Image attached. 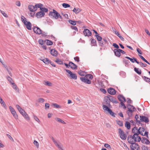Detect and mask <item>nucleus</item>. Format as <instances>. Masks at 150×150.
Here are the masks:
<instances>
[{
    "mask_svg": "<svg viewBox=\"0 0 150 150\" xmlns=\"http://www.w3.org/2000/svg\"><path fill=\"white\" fill-rule=\"evenodd\" d=\"M33 30L34 32L40 35L42 33L41 30L38 27H34Z\"/></svg>",
    "mask_w": 150,
    "mask_h": 150,
    "instance_id": "obj_10",
    "label": "nucleus"
},
{
    "mask_svg": "<svg viewBox=\"0 0 150 150\" xmlns=\"http://www.w3.org/2000/svg\"><path fill=\"white\" fill-rule=\"evenodd\" d=\"M45 42L47 45H51L53 44V42L52 41L47 40H46Z\"/></svg>",
    "mask_w": 150,
    "mask_h": 150,
    "instance_id": "obj_43",
    "label": "nucleus"
},
{
    "mask_svg": "<svg viewBox=\"0 0 150 150\" xmlns=\"http://www.w3.org/2000/svg\"><path fill=\"white\" fill-rule=\"evenodd\" d=\"M91 43L92 46H95L96 45V41L93 39H91Z\"/></svg>",
    "mask_w": 150,
    "mask_h": 150,
    "instance_id": "obj_33",
    "label": "nucleus"
},
{
    "mask_svg": "<svg viewBox=\"0 0 150 150\" xmlns=\"http://www.w3.org/2000/svg\"><path fill=\"white\" fill-rule=\"evenodd\" d=\"M95 36V37H96L98 41H99L100 42L102 40V38L101 36H99L98 34L96 35Z\"/></svg>",
    "mask_w": 150,
    "mask_h": 150,
    "instance_id": "obj_46",
    "label": "nucleus"
},
{
    "mask_svg": "<svg viewBox=\"0 0 150 150\" xmlns=\"http://www.w3.org/2000/svg\"><path fill=\"white\" fill-rule=\"evenodd\" d=\"M119 49H115L114 50V52L115 55L117 57H119L120 56V51L119 50Z\"/></svg>",
    "mask_w": 150,
    "mask_h": 150,
    "instance_id": "obj_18",
    "label": "nucleus"
},
{
    "mask_svg": "<svg viewBox=\"0 0 150 150\" xmlns=\"http://www.w3.org/2000/svg\"><path fill=\"white\" fill-rule=\"evenodd\" d=\"M42 60L45 64H48L50 62V61L47 58H44Z\"/></svg>",
    "mask_w": 150,
    "mask_h": 150,
    "instance_id": "obj_39",
    "label": "nucleus"
},
{
    "mask_svg": "<svg viewBox=\"0 0 150 150\" xmlns=\"http://www.w3.org/2000/svg\"><path fill=\"white\" fill-rule=\"evenodd\" d=\"M29 10L32 12L35 11H36V9H35V6L32 5H29L28 6Z\"/></svg>",
    "mask_w": 150,
    "mask_h": 150,
    "instance_id": "obj_20",
    "label": "nucleus"
},
{
    "mask_svg": "<svg viewBox=\"0 0 150 150\" xmlns=\"http://www.w3.org/2000/svg\"><path fill=\"white\" fill-rule=\"evenodd\" d=\"M73 11L75 13L77 14L81 11V10L78 8H74Z\"/></svg>",
    "mask_w": 150,
    "mask_h": 150,
    "instance_id": "obj_27",
    "label": "nucleus"
},
{
    "mask_svg": "<svg viewBox=\"0 0 150 150\" xmlns=\"http://www.w3.org/2000/svg\"><path fill=\"white\" fill-rule=\"evenodd\" d=\"M103 108L105 111L107 112L112 116H113V117L115 116L114 115V113L113 112L112 110L107 106L106 105H103Z\"/></svg>",
    "mask_w": 150,
    "mask_h": 150,
    "instance_id": "obj_2",
    "label": "nucleus"
},
{
    "mask_svg": "<svg viewBox=\"0 0 150 150\" xmlns=\"http://www.w3.org/2000/svg\"><path fill=\"white\" fill-rule=\"evenodd\" d=\"M52 105L56 108H61V106L56 103H53Z\"/></svg>",
    "mask_w": 150,
    "mask_h": 150,
    "instance_id": "obj_55",
    "label": "nucleus"
},
{
    "mask_svg": "<svg viewBox=\"0 0 150 150\" xmlns=\"http://www.w3.org/2000/svg\"><path fill=\"white\" fill-rule=\"evenodd\" d=\"M79 74L81 76H84V72L80 70L79 71Z\"/></svg>",
    "mask_w": 150,
    "mask_h": 150,
    "instance_id": "obj_61",
    "label": "nucleus"
},
{
    "mask_svg": "<svg viewBox=\"0 0 150 150\" xmlns=\"http://www.w3.org/2000/svg\"><path fill=\"white\" fill-rule=\"evenodd\" d=\"M119 132L120 137L122 140H125L127 138V135L120 128L119 129Z\"/></svg>",
    "mask_w": 150,
    "mask_h": 150,
    "instance_id": "obj_3",
    "label": "nucleus"
},
{
    "mask_svg": "<svg viewBox=\"0 0 150 150\" xmlns=\"http://www.w3.org/2000/svg\"><path fill=\"white\" fill-rule=\"evenodd\" d=\"M22 115L27 120H30V118L27 114L25 112L22 114Z\"/></svg>",
    "mask_w": 150,
    "mask_h": 150,
    "instance_id": "obj_26",
    "label": "nucleus"
},
{
    "mask_svg": "<svg viewBox=\"0 0 150 150\" xmlns=\"http://www.w3.org/2000/svg\"><path fill=\"white\" fill-rule=\"evenodd\" d=\"M133 112H131L129 110H128L127 111V113L128 114L129 116H131L132 115V113Z\"/></svg>",
    "mask_w": 150,
    "mask_h": 150,
    "instance_id": "obj_60",
    "label": "nucleus"
},
{
    "mask_svg": "<svg viewBox=\"0 0 150 150\" xmlns=\"http://www.w3.org/2000/svg\"><path fill=\"white\" fill-rule=\"evenodd\" d=\"M140 122H143L147 123L149 122L148 118L145 116H140Z\"/></svg>",
    "mask_w": 150,
    "mask_h": 150,
    "instance_id": "obj_9",
    "label": "nucleus"
},
{
    "mask_svg": "<svg viewBox=\"0 0 150 150\" xmlns=\"http://www.w3.org/2000/svg\"><path fill=\"white\" fill-rule=\"evenodd\" d=\"M21 18L23 22L26 25V28L28 30H30L31 29V24L30 22L27 21L26 18L23 16H21Z\"/></svg>",
    "mask_w": 150,
    "mask_h": 150,
    "instance_id": "obj_1",
    "label": "nucleus"
},
{
    "mask_svg": "<svg viewBox=\"0 0 150 150\" xmlns=\"http://www.w3.org/2000/svg\"><path fill=\"white\" fill-rule=\"evenodd\" d=\"M133 138L134 139V141H135V142H139L141 140V138L139 136H138L137 137L135 136L134 137V136H133Z\"/></svg>",
    "mask_w": 150,
    "mask_h": 150,
    "instance_id": "obj_32",
    "label": "nucleus"
},
{
    "mask_svg": "<svg viewBox=\"0 0 150 150\" xmlns=\"http://www.w3.org/2000/svg\"><path fill=\"white\" fill-rule=\"evenodd\" d=\"M6 78L10 84H11L12 83H14L13 79L9 76H7Z\"/></svg>",
    "mask_w": 150,
    "mask_h": 150,
    "instance_id": "obj_31",
    "label": "nucleus"
},
{
    "mask_svg": "<svg viewBox=\"0 0 150 150\" xmlns=\"http://www.w3.org/2000/svg\"><path fill=\"white\" fill-rule=\"evenodd\" d=\"M125 58L126 59H129L132 63H134L135 62V59H136L134 58H133V59H132L128 57H125Z\"/></svg>",
    "mask_w": 150,
    "mask_h": 150,
    "instance_id": "obj_41",
    "label": "nucleus"
},
{
    "mask_svg": "<svg viewBox=\"0 0 150 150\" xmlns=\"http://www.w3.org/2000/svg\"><path fill=\"white\" fill-rule=\"evenodd\" d=\"M0 103L2 105L5 109L6 108L5 103L2 98L0 96Z\"/></svg>",
    "mask_w": 150,
    "mask_h": 150,
    "instance_id": "obj_30",
    "label": "nucleus"
},
{
    "mask_svg": "<svg viewBox=\"0 0 150 150\" xmlns=\"http://www.w3.org/2000/svg\"><path fill=\"white\" fill-rule=\"evenodd\" d=\"M104 146L106 148H110V149H111V147L110 146V145H109L108 144H104Z\"/></svg>",
    "mask_w": 150,
    "mask_h": 150,
    "instance_id": "obj_59",
    "label": "nucleus"
},
{
    "mask_svg": "<svg viewBox=\"0 0 150 150\" xmlns=\"http://www.w3.org/2000/svg\"><path fill=\"white\" fill-rule=\"evenodd\" d=\"M55 120L59 122H61L62 124H66V123L63 120L59 118H56Z\"/></svg>",
    "mask_w": 150,
    "mask_h": 150,
    "instance_id": "obj_38",
    "label": "nucleus"
},
{
    "mask_svg": "<svg viewBox=\"0 0 150 150\" xmlns=\"http://www.w3.org/2000/svg\"><path fill=\"white\" fill-rule=\"evenodd\" d=\"M52 140L55 146L59 149V147H60L59 146H60L62 144L59 141L55 140L53 138H52Z\"/></svg>",
    "mask_w": 150,
    "mask_h": 150,
    "instance_id": "obj_16",
    "label": "nucleus"
},
{
    "mask_svg": "<svg viewBox=\"0 0 150 150\" xmlns=\"http://www.w3.org/2000/svg\"><path fill=\"white\" fill-rule=\"evenodd\" d=\"M139 56L145 62H146L148 64H150L141 55H139Z\"/></svg>",
    "mask_w": 150,
    "mask_h": 150,
    "instance_id": "obj_48",
    "label": "nucleus"
},
{
    "mask_svg": "<svg viewBox=\"0 0 150 150\" xmlns=\"http://www.w3.org/2000/svg\"><path fill=\"white\" fill-rule=\"evenodd\" d=\"M33 117L35 120L37 122H38L39 123L40 121L38 118L35 115H33Z\"/></svg>",
    "mask_w": 150,
    "mask_h": 150,
    "instance_id": "obj_54",
    "label": "nucleus"
},
{
    "mask_svg": "<svg viewBox=\"0 0 150 150\" xmlns=\"http://www.w3.org/2000/svg\"><path fill=\"white\" fill-rule=\"evenodd\" d=\"M43 6V5L41 4L40 3L38 4H35V9H36V10H37V8H40H40Z\"/></svg>",
    "mask_w": 150,
    "mask_h": 150,
    "instance_id": "obj_36",
    "label": "nucleus"
},
{
    "mask_svg": "<svg viewBox=\"0 0 150 150\" xmlns=\"http://www.w3.org/2000/svg\"><path fill=\"white\" fill-rule=\"evenodd\" d=\"M50 52L51 54L54 56H56L58 54L57 51L54 49H52L51 50Z\"/></svg>",
    "mask_w": 150,
    "mask_h": 150,
    "instance_id": "obj_22",
    "label": "nucleus"
},
{
    "mask_svg": "<svg viewBox=\"0 0 150 150\" xmlns=\"http://www.w3.org/2000/svg\"><path fill=\"white\" fill-rule=\"evenodd\" d=\"M127 140L129 143L132 144V143H135V142L134 141V139L133 138V136L129 135L128 137Z\"/></svg>",
    "mask_w": 150,
    "mask_h": 150,
    "instance_id": "obj_11",
    "label": "nucleus"
},
{
    "mask_svg": "<svg viewBox=\"0 0 150 150\" xmlns=\"http://www.w3.org/2000/svg\"><path fill=\"white\" fill-rule=\"evenodd\" d=\"M65 70L69 74V76L70 78L75 80L77 79V76L76 74L73 73L70 71L69 70L65 69Z\"/></svg>",
    "mask_w": 150,
    "mask_h": 150,
    "instance_id": "obj_4",
    "label": "nucleus"
},
{
    "mask_svg": "<svg viewBox=\"0 0 150 150\" xmlns=\"http://www.w3.org/2000/svg\"><path fill=\"white\" fill-rule=\"evenodd\" d=\"M143 79L147 82H150V79L146 77L145 76H144L142 77Z\"/></svg>",
    "mask_w": 150,
    "mask_h": 150,
    "instance_id": "obj_44",
    "label": "nucleus"
},
{
    "mask_svg": "<svg viewBox=\"0 0 150 150\" xmlns=\"http://www.w3.org/2000/svg\"><path fill=\"white\" fill-rule=\"evenodd\" d=\"M115 34L122 41L124 40V38L118 32L115 31Z\"/></svg>",
    "mask_w": 150,
    "mask_h": 150,
    "instance_id": "obj_34",
    "label": "nucleus"
},
{
    "mask_svg": "<svg viewBox=\"0 0 150 150\" xmlns=\"http://www.w3.org/2000/svg\"><path fill=\"white\" fill-rule=\"evenodd\" d=\"M37 101L40 103H43L45 101V100L43 98H40L37 100Z\"/></svg>",
    "mask_w": 150,
    "mask_h": 150,
    "instance_id": "obj_50",
    "label": "nucleus"
},
{
    "mask_svg": "<svg viewBox=\"0 0 150 150\" xmlns=\"http://www.w3.org/2000/svg\"><path fill=\"white\" fill-rule=\"evenodd\" d=\"M0 11L1 13L4 16V17H8L7 15L5 13V12L4 11H3L1 10H0Z\"/></svg>",
    "mask_w": 150,
    "mask_h": 150,
    "instance_id": "obj_57",
    "label": "nucleus"
},
{
    "mask_svg": "<svg viewBox=\"0 0 150 150\" xmlns=\"http://www.w3.org/2000/svg\"><path fill=\"white\" fill-rule=\"evenodd\" d=\"M59 13L55 10L53 9L52 12H50L49 14L50 16H52L56 19H58V15Z\"/></svg>",
    "mask_w": 150,
    "mask_h": 150,
    "instance_id": "obj_5",
    "label": "nucleus"
},
{
    "mask_svg": "<svg viewBox=\"0 0 150 150\" xmlns=\"http://www.w3.org/2000/svg\"><path fill=\"white\" fill-rule=\"evenodd\" d=\"M11 85H12V87L13 89L18 92L19 91V89L15 83H12Z\"/></svg>",
    "mask_w": 150,
    "mask_h": 150,
    "instance_id": "obj_25",
    "label": "nucleus"
},
{
    "mask_svg": "<svg viewBox=\"0 0 150 150\" xmlns=\"http://www.w3.org/2000/svg\"><path fill=\"white\" fill-rule=\"evenodd\" d=\"M137 51L138 53L141 54H142V52L141 50L139 48H137Z\"/></svg>",
    "mask_w": 150,
    "mask_h": 150,
    "instance_id": "obj_63",
    "label": "nucleus"
},
{
    "mask_svg": "<svg viewBox=\"0 0 150 150\" xmlns=\"http://www.w3.org/2000/svg\"><path fill=\"white\" fill-rule=\"evenodd\" d=\"M45 13L43 11H39L36 13V15L37 18H41L43 16Z\"/></svg>",
    "mask_w": 150,
    "mask_h": 150,
    "instance_id": "obj_14",
    "label": "nucleus"
},
{
    "mask_svg": "<svg viewBox=\"0 0 150 150\" xmlns=\"http://www.w3.org/2000/svg\"><path fill=\"white\" fill-rule=\"evenodd\" d=\"M83 33L85 36H89L91 35L92 33L91 31L88 29H85L83 31Z\"/></svg>",
    "mask_w": 150,
    "mask_h": 150,
    "instance_id": "obj_8",
    "label": "nucleus"
},
{
    "mask_svg": "<svg viewBox=\"0 0 150 150\" xmlns=\"http://www.w3.org/2000/svg\"><path fill=\"white\" fill-rule=\"evenodd\" d=\"M85 77L86 78L88 79H92L93 78V76L91 74H88L86 75Z\"/></svg>",
    "mask_w": 150,
    "mask_h": 150,
    "instance_id": "obj_40",
    "label": "nucleus"
},
{
    "mask_svg": "<svg viewBox=\"0 0 150 150\" xmlns=\"http://www.w3.org/2000/svg\"><path fill=\"white\" fill-rule=\"evenodd\" d=\"M69 22L70 23L73 25H76V22L75 21H74L71 20H69Z\"/></svg>",
    "mask_w": 150,
    "mask_h": 150,
    "instance_id": "obj_53",
    "label": "nucleus"
},
{
    "mask_svg": "<svg viewBox=\"0 0 150 150\" xmlns=\"http://www.w3.org/2000/svg\"><path fill=\"white\" fill-rule=\"evenodd\" d=\"M142 149L143 150H148V147L145 145L142 146Z\"/></svg>",
    "mask_w": 150,
    "mask_h": 150,
    "instance_id": "obj_58",
    "label": "nucleus"
},
{
    "mask_svg": "<svg viewBox=\"0 0 150 150\" xmlns=\"http://www.w3.org/2000/svg\"><path fill=\"white\" fill-rule=\"evenodd\" d=\"M43 83L44 85L46 86H52L53 85L50 82L45 81Z\"/></svg>",
    "mask_w": 150,
    "mask_h": 150,
    "instance_id": "obj_29",
    "label": "nucleus"
},
{
    "mask_svg": "<svg viewBox=\"0 0 150 150\" xmlns=\"http://www.w3.org/2000/svg\"><path fill=\"white\" fill-rule=\"evenodd\" d=\"M139 134H141L142 135H143V133H142L141 132H140L139 130H138V131H137V133L134 134V135H133V136H134H134H135L137 137H138V135Z\"/></svg>",
    "mask_w": 150,
    "mask_h": 150,
    "instance_id": "obj_42",
    "label": "nucleus"
},
{
    "mask_svg": "<svg viewBox=\"0 0 150 150\" xmlns=\"http://www.w3.org/2000/svg\"><path fill=\"white\" fill-rule=\"evenodd\" d=\"M40 10L41 11H43V12L44 11L45 12H47L48 11V9L45 7H41L40 8Z\"/></svg>",
    "mask_w": 150,
    "mask_h": 150,
    "instance_id": "obj_47",
    "label": "nucleus"
},
{
    "mask_svg": "<svg viewBox=\"0 0 150 150\" xmlns=\"http://www.w3.org/2000/svg\"><path fill=\"white\" fill-rule=\"evenodd\" d=\"M69 66L71 69H77V66L75 64H74L71 62H70L69 63Z\"/></svg>",
    "mask_w": 150,
    "mask_h": 150,
    "instance_id": "obj_17",
    "label": "nucleus"
},
{
    "mask_svg": "<svg viewBox=\"0 0 150 150\" xmlns=\"http://www.w3.org/2000/svg\"><path fill=\"white\" fill-rule=\"evenodd\" d=\"M104 100L106 104L109 107L110 106V99L109 97H106L104 98Z\"/></svg>",
    "mask_w": 150,
    "mask_h": 150,
    "instance_id": "obj_21",
    "label": "nucleus"
},
{
    "mask_svg": "<svg viewBox=\"0 0 150 150\" xmlns=\"http://www.w3.org/2000/svg\"><path fill=\"white\" fill-rule=\"evenodd\" d=\"M135 62L138 64H139L141 67H145L147 66L146 64H144L142 62H139L136 59H135Z\"/></svg>",
    "mask_w": 150,
    "mask_h": 150,
    "instance_id": "obj_24",
    "label": "nucleus"
},
{
    "mask_svg": "<svg viewBox=\"0 0 150 150\" xmlns=\"http://www.w3.org/2000/svg\"><path fill=\"white\" fill-rule=\"evenodd\" d=\"M80 79L82 81L86 83L90 84L91 83V81L90 80L86 78L85 77H81Z\"/></svg>",
    "mask_w": 150,
    "mask_h": 150,
    "instance_id": "obj_13",
    "label": "nucleus"
},
{
    "mask_svg": "<svg viewBox=\"0 0 150 150\" xmlns=\"http://www.w3.org/2000/svg\"><path fill=\"white\" fill-rule=\"evenodd\" d=\"M74 59L75 61H76L78 62H79L80 61L79 58V57H74Z\"/></svg>",
    "mask_w": 150,
    "mask_h": 150,
    "instance_id": "obj_64",
    "label": "nucleus"
},
{
    "mask_svg": "<svg viewBox=\"0 0 150 150\" xmlns=\"http://www.w3.org/2000/svg\"><path fill=\"white\" fill-rule=\"evenodd\" d=\"M140 132H142V133H143L145 131V129L143 127H140L138 129Z\"/></svg>",
    "mask_w": 150,
    "mask_h": 150,
    "instance_id": "obj_51",
    "label": "nucleus"
},
{
    "mask_svg": "<svg viewBox=\"0 0 150 150\" xmlns=\"http://www.w3.org/2000/svg\"><path fill=\"white\" fill-rule=\"evenodd\" d=\"M128 110H129L131 112H133L134 111V110H135V109L134 107L131 106L130 105H129L128 106Z\"/></svg>",
    "mask_w": 150,
    "mask_h": 150,
    "instance_id": "obj_28",
    "label": "nucleus"
},
{
    "mask_svg": "<svg viewBox=\"0 0 150 150\" xmlns=\"http://www.w3.org/2000/svg\"><path fill=\"white\" fill-rule=\"evenodd\" d=\"M55 62L59 64H63V62L61 60H60V59H57L55 60Z\"/></svg>",
    "mask_w": 150,
    "mask_h": 150,
    "instance_id": "obj_49",
    "label": "nucleus"
},
{
    "mask_svg": "<svg viewBox=\"0 0 150 150\" xmlns=\"http://www.w3.org/2000/svg\"><path fill=\"white\" fill-rule=\"evenodd\" d=\"M134 71L138 74L140 75L141 74V71L138 68L135 67L134 68Z\"/></svg>",
    "mask_w": 150,
    "mask_h": 150,
    "instance_id": "obj_35",
    "label": "nucleus"
},
{
    "mask_svg": "<svg viewBox=\"0 0 150 150\" xmlns=\"http://www.w3.org/2000/svg\"><path fill=\"white\" fill-rule=\"evenodd\" d=\"M4 67L8 71L9 74L11 76H12V74L11 73L10 70H11V68L9 67L7 65H6L3 64Z\"/></svg>",
    "mask_w": 150,
    "mask_h": 150,
    "instance_id": "obj_12",
    "label": "nucleus"
},
{
    "mask_svg": "<svg viewBox=\"0 0 150 150\" xmlns=\"http://www.w3.org/2000/svg\"><path fill=\"white\" fill-rule=\"evenodd\" d=\"M118 98L121 102H124L126 101L125 97L122 95H119L118 96Z\"/></svg>",
    "mask_w": 150,
    "mask_h": 150,
    "instance_id": "obj_23",
    "label": "nucleus"
},
{
    "mask_svg": "<svg viewBox=\"0 0 150 150\" xmlns=\"http://www.w3.org/2000/svg\"><path fill=\"white\" fill-rule=\"evenodd\" d=\"M125 126L128 129H130V123L128 122H126L125 124Z\"/></svg>",
    "mask_w": 150,
    "mask_h": 150,
    "instance_id": "obj_37",
    "label": "nucleus"
},
{
    "mask_svg": "<svg viewBox=\"0 0 150 150\" xmlns=\"http://www.w3.org/2000/svg\"><path fill=\"white\" fill-rule=\"evenodd\" d=\"M62 6L64 7L65 8L69 7L70 6V5L69 4L65 3L63 4Z\"/></svg>",
    "mask_w": 150,
    "mask_h": 150,
    "instance_id": "obj_52",
    "label": "nucleus"
},
{
    "mask_svg": "<svg viewBox=\"0 0 150 150\" xmlns=\"http://www.w3.org/2000/svg\"><path fill=\"white\" fill-rule=\"evenodd\" d=\"M105 43L103 41L101 40L99 42V44L100 46H103L105 45Z\"/></svg>",
    "mask_w": 150,
    "mask_h": 150,
    "instance_id": "obj_56",
    "label": "nucleus"
},
{
    "mask_svg": "<svg viewBox=\"0 0 150 150\" xmlns=\"http://www.w3.org/2000/svg\"><path fill=\"white\" fill-rule=\"evenodd\" d=\"M9 108L12 114L15 119H18V116L16 113L14 109L11 106H10Z\"/></svg>",
    "mask_w": 150,
    "mask_h": 150,
    "instance_id": "obj_6",
    "label": "nucleus"
},
{
    "mask_svg": "<svg viewBox=\"0 0 150 150\" xmlns=\"http://www.w3.org/2000/svg\"><path fill=\"white\" fill-rule=\"evenodd\" d=\"M139 129L136 127H134L132 130V132L134 134L137 133V132L138 131Z\"/></svg>",
    "mask_w": 150,
    "mask_h": 150,
    "instance_id": "obj_45",
    "label": "nucleus"
},
{
    "mask_svg": "<svg viewBox=\"0 0 150 150\" xmlns=\"http://www.w3.org/2000/svg\"><path fill=\"white\" fill-rule=\"evenodd\" d=\"M130 147L132 150H138L139 149V146L138 144L134 143L130 145Z\"/></svg>",
    "mask_w": 150,
    "mask_h": 150,
    "instance_id": "obj_7",
    "label": "nucleus"
},
{
    "mask_svg": "<svg viewBox=\"0 0 150 150\" xmlns=\"http://www.w3.org/2000/svg\"><path fill=\"white\" fill-rule=\"evenodd\" d=\"M117 124L120 126H122L123 125L122 122L120 121H119L117 122Z\"/></svg>",
    "mask_w": 150,
    "mask_h": 150,
    "instance_id": "obj_62",
    "label": "nucleus"
},
{
    "mask_svg": "<svg viewBox=\"0 0 150 150\" xmlns=\"http://www.w3.org/2000/svg\"><path fill=\"white\" fill-rule=\"evenodd\" d=\"M141 140L143 144H149L150 143L149 141L147 139L144 137L142 138V139Z\"/></svg>",
    "mask_w": 150,
    "mask_h": 150,
    "instance_id": "obj_19",
    "label": "nucleus"
},
{
    "mask_svg": "<svg viewBox=\"0 0 150 150\" xmlns=\"http://www.w3.org/2000/svg\"><path fill=\"white\" fill-rule=\"evenodd\" d=\"M107 91L108 93L111 95H115L116 93L115 90L112 88H110L107 90Z\"/></svg>",
    "mask_w": 150,
    "mask_h": 150,
    "instance_id": "obj_15",
    "label": "nucleus"
}]
</instances>
